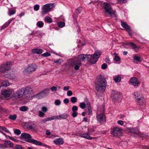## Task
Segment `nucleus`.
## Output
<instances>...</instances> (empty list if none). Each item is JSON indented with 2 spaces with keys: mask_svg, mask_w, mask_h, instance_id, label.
Here are the masks:
<instances>
[{
  "mask_svg": "<svg viewBox=\"0 0 149 149\" xmlns=\"http://www.w3.org/2000/svg\"><path fill=\"white\" fill-rule=\"evenodd\" d=\"M106 84L105 79L103 76L100 75L95 84L96 89L100 92H103L105 90Z\"/></svg>",
  "mask_w": 149,
  "mask_h": 149,
  "instance_id": "1",
  "label": "nucleus"
},
{
  "mask_svg": "<svg viewBox=\"0 0 149 149\" xmlns=\"http://www.w3.org/2000/svg\"><path fill=\"white\" fill-rule=\"evenodd\" d=\"M22 139H24L26 142L32 143L36 145H40L42 144L41 142L33 139L31 135L27 133H23L21 134Z\"/></svg>",
  "mask_w": 149,
  "mask_h": 149,
  "instance_id": "2",
  "label": "nucleus"
},
{
  "mask_svg": "<svg viewBox=\"0 0 149 149\" xmlns=\"http://www.w3.org/2000/svg\"><path fill=\"white\" fill-rule=\"evenodd\" d=\"M134 97L137 103L139 105L145 104V99L143 95L139 92H135L133 93Z\"/></svg>",
  "mask_w": 149,
  "mask_h": 149,
  "instance_id": "3",
  "label": "nucleus"
},
{
  "mask_svg": "<svg viewBox=\"0 0 149 149\" xmlns=\"http://www.w3.org/2000/svg\"><path fill=\"white\" fill-rule=\"evenodd\" d=\"M101 54L100 51H96L93 55L88 54L87 61H89L92 63H95L98 60Z\"/></svg>",
  "mask_w": 149,
  "mask_h": 149,
  "instance_id": "4",
  "label": "nucleus"
},
{
  "mask_svg": "<svg viewBox=\"0 0 149 149\" xmlns=\"http://www.w3.org/2000/svg\"><path fill=\"white\" fill-rule=\"evenodd\" d=\"M38 65L36 64L32 63L25 67L23 73L25 74H31L36 70L37 69Z\"/></svg>",
  "mask_w": 149,
  "mask_h": 149,
  "instance_id": "5",
  "label": "nucleus"
},
{
  "mask_svg": "<svg viewBox=\"0 0 149 149\" xmlns=\"http://www.w3.org/2000/svg\"><path fill=\"white\" fill-rule=\"evenodd\" d=\"M104 13L110 15L112 17H116L115 12L112 10L110 4L108 3H105L104 5Z\"/></svg>",
  "mask_w": 149,
  "mask_h": 149,
  "instance_id": "6",
  "label": "nucleus"
},
{
  "mask_svg": "<svg viewBox=\"0 0 149 149\" xmlns=\"http://www.w3.org/2000/svg\"><path fill=\"white\" fill-rule=\"evenodd\" d=\"M49 93L48 90L47 89H44L41 91L40 92L36 95L32 96L33 98L40 99L45 97Z\"/></svg>",
  "mask_w": 149,
  "mask_h": 149,
  "instance_id": "7",
  "label": "nucleus"
},
{
  "mask_svg": "<svg viewBox=\"0 0 149 149\" xmlns=\"http://www.w3.org/2000/svg\"><path fill=\"white\" fill-rule=\"evenodd\" d=\"M54 6L53 3L47 4L44 5L42 9V14H45L50 11Z\"/></svg>",
  "mask_w": 149,
  "mask_h": 149,
  "instance_id": "8",
  "label": "nucleus"
},
{
  "mask_svg": "<svg viewBox=\"0 0 149 149\" xmlns=\"http://www.w3.org/2000/svg\"><path fill=\"white\" fill-rule=\"evenodd\" d=\"M122 129L118 127H115L113 128L111 131V134L114 137H118L121 133Z\"/></svg>",
  "mask_w": 149,
  "mask_h": 149,
  "instance_id": "9",
  "label": "nucleus"
},
{
  "mask_svg": "<svg viewBox=\"0 0 149 149\" xmlns=\"http://www.w3.org/2000/svg\"><path fill=\"white\" fill-rule=\"evenodd\" d=\"M11 66L12 63L10 62H7L6 63L0 66V72H4L9 70Z\"/></svg>",
  "mask_w": 149,
  "mask_h": 149,
  "instance_id": "10",
  "label": "nucleus"
},
{
  "mask_svg": "<svg viewBox=\"0 0 149 149\" xmlns=\"http://www.w3.org/2000/svg\"><path fill=\"white\" fill-rule=\"evenodd\" d=\"M23 95V92L21 89L14 92L12 94V96L13 99L16 100L21 98Z\"/></svg>",
  "mask_w": 149,
  "mask_h": 149,
  "instance_id": "11",
  "label": "nucleus"
},
{
  "mask_svg": "<svg viewBox=\"0 0 149 149\" xmlns=\"http://www.w3.org/2000/svg\"><path fill=\"white\" fill-rule=\"evenodd\" d=\"M120 94L118 92L114 90H112L111 94V97L113 100L115 101L120 97Z\"/></svg>",
  "mask_w": 149,
  "mask_h": 149,
  "instance_id": "12",
  "label": "nucleus"
},
{
  "mask_svg": "<svg viewBox=\"0 0 149 149\" xmlns=\"http://www.w3.org/2000/svg\"><path fill=\"white\" fill-rule=\"evenodd\" d=\"M47 108L43 106L41 108V110H40L38 111V116L40 117H43L45 115V113L48 111Z\"/></svg>",
  "mask_w": 149,
  "mask_h": 149,
  "instance_id": "13",
  "label": "nucleus"
},
{
  "mask_svg": "<svg viewBox=\"0 0 149 149\" xmlns=\"http://www.w3.org/2000/svg\"><path fill=\"white\" fill-rule=\"evenodd\" d=\"M97 121L100 123H103L105 120V116L102 113H100L96 116Z\"/></svg>",
  "mask_w": 149,
  "mask_h": 149,
  "instance_id": "14",
  "label": "nucleus"
},
{
  "mask_svg": "<svg viewBox=\"0 0 149 149\" xmlns=\"http://www.w3.org/2000/svg\"><path fill=\"white\" fill-rule=\"evenodd\" d=\"M23 93V95H25L26 94L31 93L32 91V88L29 86H27L25 88H21Z\"/></svg>",
  "mask_w": 149,
  "mask_h": 149,
  "instance_id": "15",
  "label": "nucleus"
},
{
  "mask_svg": "<svg viewBox=\"0 0 149 149\" xmlns=\"http://www.w3.org/2000/svg\"><path fill=\"white\" fill-rule=\"evenodd\" d=\"M4 144L5 145L3 144H0V149H5L8 148V146L7 145H8L10 147L13 146V143L10 141H6L4 142Z\"/></svg>",
  "mask_w": 149,
  "mask_h": 149,
  "instance_id": "16",
  "label": "nucleus"
},
{
  "mask_svg": "<svg viewBox=\"0 0 149 149\" xmlns=\"http://www.w3.org/2000/svg\"><path fill=\"white\" fill-rule=\"evenodd\" d=\"M12 90L10 89H4L3 90L2 94L6 98H7L9 97L12 93Z\"/></svg>",
  "mask_w": 149,
  "mask_h": 149,
  "instance_id": "17",
  "label": "nucleus"
},
{
  "mask_svg": "<svg viewBox=\"0 0 149 149\" xmlns=\"http://www.w3.org/2000/svg\"><path fill=\"white\" fill-rule=\"evenodd\" d=\"M79 135L81 137L88 140H92L93 139L92 137L90 136V135L88 134V132L87 133H80Z\"/></svg>",
  "mask_w": 149,
  "mask_h": 149,
  "instance_id": "18",
  "label": "nucleus"
},
{
  "mask_svg": "<svg viewBox=\"0 0 149 149\" xmlns=\"http://www.w3.org/2000/svg\"><path fill=\"white\" fill-rule=\"evenodd\" d=\"M54 143L56 145H60L63 144L64 143V140L63 138L56 139L53 140Z\"/></svg>",
  "mask_w": 149,
  "mask_h": 149,
  "instance_id": "19",
  "label": "nucleus"
},
{
  "mask_svg": "<svg viewBox=\"0 0 149 149\" xmlns=\"http://www.w3.org/2000/svg\"><path fill=\"white\" fill-rule=\"evenodd\" d=\"M130 81L132 85L134 86H137L139 84V81L136 77L132 78Z\"/></svg>",
  "mask_w": 149,
  "mask_h": 149,
  "instance_id": "20",
  "label": "nucleus"
},
{
  "mask_svg": "<svg viewBox=\"0 0 149 149\" xmlns=\"http://www.w3.org/2000/svg\"><path fill=\"white\" fill-rule=\"evenodd\" d=\"M88 54H82L79 55L78 59L81 61H84L85 60H88Z\"/></svg>",
  "mask_w": 149,
  "mask_h": 149,
  "instance_id": "21",
  "label": "nucleus"
},
{
  "mask_svg": "<svg viewBox=\"0 0 149 149\" xmlns=\"http://www.w3.org/2000/svg\"><path fill=\"white\" fill-rule=\"evenodd\" d=\"M126 45L130 46L132 49L135 51H137L139 49V47L134 42H130Z\"/></svg>",
  "mask_w": 149,
  "mask_h": 149,
  "instance_id": "22",
  "label": "nucleus"
},
{
  "mask_svg": "<svg viewBox=\"0 0 149 149\" xmlns=\"http://www.w3.org/2000/svg\"><path fill=\"white\" fill-rule=\"evenodd\" d=\"M27 128L30 130H37V126L34 124L29 123L28 124Z\"/></svg>",
  "mask_w": 149,
  "mask_h": 149,
  "instance_id": "23",
  "label": "nucleus"
},
{
  "mask_svg": "<svg viewBox=\"0 0 149 149\" xmlns=\"http://www.w3.org/2000/svg\"><path fill=\"white\" fill-rule=\"evenodd\" d=\"M81 64V62L79 61H74L73 63V65H74V69L75 70H78Z\"/></svg>",
  "mask_w": 149,
  "mask_h": 149,
  "instance_id": "24",
  "label": "nucleus"
},
{
  "mask_svg": "<svg viewBox=\"0 0 149 149\" xmlns=\"http://www.w3.org/2000/svg\"><path fill=\"white\" fill-rule=\"evenodd\" d=\"M68 116V114L66 113H63L60 114L59 116H56V119L57 120H62L66 119Z\"/></svg>",
  "mask_w": 149,
  "mask_h": 149,
  "instance_id": "25",
  "label": "nucleus"
},
{
  "mask_svg": "<svg viewBox=\"0 0 149 149\" xmlns=\"http://www.w3.org/2000/svg\"><path fill=\"white\" fill-rule=\"evenodd\" d=\"M12 19H10L7 22H6L1 27V29L3 30L7 27L10 24L13 20Z\"/></svg>",
  "mask_w": 149,
  "mask_h": 149,
  "instance_id": "26",
  "label": "nucleus"
},
{
  "mask_svg": "<svg viewBox=\"0 0 149 149\" xmlns=\"http://www.w3.org/2000/svg\"><path fill=\"white\" fill-rule=\"evenodd\" d=\"M32 52L34 53L40 54L42 53V50L40 49H32Z\"/></svg>",
  "mask_w": 149,
  "mask_h": 149,
  "instance_id": "27",
  "label": "nucleus"
},
{
  "mask_svg": "<svg viewBox=\"0 0 149 149\" xmlns=\"http://www.w3.org/2000/svg\"><path fill=\"white\" fill-rule=\"evenodd\" d=\"M121 25L123 28L127 30L130 29L131 28V27L129 26L125 22L121 21Z\"/></svg>",
  "mask_w": 149,
  "mask_h": 149,
  "instance_id": "28",
  "label": "nucleus"
},
{
  "mask_svg": "<svg viewBox=\"0 0 149 149\" xmlns=\"http://www.w3.org/2000/svg\"><path fill=\"white\" fill-rule=\"evenodd\" d=\"M5 77L12 79H13L15 77V75L13 74L9 73L5 74L4 75Z\"/></svg>",
  "mask_w": 149,
  "mask_h": 149,
  "instance_id": "29",
  "label": "nucleus"
},
{
  "mask_svg": "<svg viewBox=\"0 0 149 149\" xmlns=\"http://www.w3.org/2000/svg\"><path fill=\"white\" fill-rule=\"evenodd\" d=\"M113 55L114 56V57L113 58V60L114 61L116 62H118L120 61H121L120 58L117 56V54L116 53H114Z\"/></svg>",
  "mask_w": 149,
  "mask_h": 149,
  "instance_id": "30",
  "label": "nucleus"
},
{
  "mask_svg": "<svg viewBox=\"0 0 149 149\" xmlns=\"http://www.w3.org/2000/svg\"><path fill=\"white\" fill-rule=\"evenodd\" d=\"M44 20L46 22L51 23L52 22V19L48 16H46L44 18Z\"/></svg>",
  "mask_w": 149,
  "mask_h": 149,
  "instance_id": "31",
  "label": "nucleus"
},
{
  "mask_svg": "<svg viewBox=\"0 0 149 149\" xmlns=\"http://www.w3.org/2000/svg\"><path fill=\"white\" fill-rule=\"evenodd\" d=\"M29 109V108L26 106H22L19 109V110L25 112L28 111Z\"/></svg>",
  "mask_w": 149,
  "mask_h": 149,
  "instance_id": "32",
  "label": "nucleus"
},
{
  "mask_svg": "<svg viewBox=\"0 0 149 149\" xmlns=\"http://www.w3.org/2000/svg\"><path fill=\"white\" fill-rule=\"evenodd\" d=\"M10 85V83L7 80L3 81L1 84V85L2 86H7Z\"/></svg>",
  "mask_w": 149,
  "mask_h": 149,
  "instance_id": "33",
  "label": "nucleus"
},
{
  "mask_svg": "<svg viewBox=\"0 0 149 149\" xmlns=\"http://www.w3.org/2000/svg\"><path fill=\"white\" fill-rule=\"evenodd\" d=\"M43 22L41 21H39L37 22L36 25L39 28H42L44 26Z\"/></svg>",
  "mask_w": 149,
  "mask_h": 149,
  "instance_id": "34",
  "label": "nucleus"
},
{
  "mask_svg": "<svg viewBox=\"0 0 149 149\" xmlns=\"http://www.w3.org/2000/svg\"><path fill=\"white\" fill-rule=\"evenodd\" d=\"M134 58L135 60L139 62L141 61L142 60V58L141 57L136 55L134 56Z\"/></svg>",
  "mask_w": 149,
  "mask_h": 149,
  "instance_id": "35",
  "label": "nucleus"
},
{
  "mask_svg": "<svg viewBox=\"0 0 149 149\" xmlns=\"http://www.w3.org/2000/svg\"><path fill=\"white\" fill-rule=\"evenodd\" d=\"M17 117V116L16 114L10 115L9 116V118L12 120H16Z\"/></svg>",
  "mask_w": 149,
  "mask_h": 149,
  "instance_id": "36",
  "label": "nucleus"
},
{
  "mask_svg": "<svg viewBox=\"0 0 149 149\" xmlns=\"http://www.w3.org/2000/svg\"><path fill=\"white\" fill-rule=\"evenodd\" d=\"M84 102L86 104L87 107L91 106L90 103L89 102L88 99L87 97H85L84 98Z\"/></svg>",
  "mask_w": 149,
  "mask_h": 149,
  "instance_id": "37",
  "label": "nucleus"
},
{
  "mask_svg": "<svg viewBox=\"0 0 149 149\" xmlns=\"http://www.w3.org/2000/svg\"><path fill=\"white\" fill-rule=\"evenodd\" d=\"M121 79L119 75H117L114 78V80L116 82H119Z\"/></svg>",
  "mask_w": 149,
  "mask_h": 149,
  "instance_id": "38",
  "label": "nucleus"
},
{
  "mask_svg": "<svg viewBox=\"0 0 149 149\" xmlns=\"http://www.w3.org/2000/svg\"><path fill=\"white\" fill-rule=\"evenodd\" d=\"M0 129L3 130V131H5L6 132H7L8 133H10V132L7 129V128H6V127H4L0 126Z\"/></svg>",
  "mask_w": 149,
  "mask_h": 149,
  "instance_id": "39",
  "label": "nucleus"
},
{
  "mask_svg": "<svg viewBox=\"0 0 149 149\" xmlns=\"http://www.w3.org/2000/svg\"><path fill=\"white\" fill-rule=\"evenodd\" d=\"M56 116H52L51 117L47 118V121H51L54 120L56 119Z\"/></svg>",
  "mask_w": 149,
  "mask_h": 149,
  "instance_id": "40",
  "label": "nucleus"
},
{
  "mask_svg": "<svg viewBox=\"0 0 149 149\" xmlns=\"http://www.w3.org/2000/svg\"><path fill=\"white\" fill-rule=\"evenodd\" d=\"M71 102L72 103H75L77 101V98L75 97H72L70 98Z\"/></svg>",
  "mask_w": 149,
  "mask_h": 149,
  "instance_id": "41",
  "label": "nucleus"
},
{
  "mask_svg": "<svg viewBox=\"0 0 149 149\" xmlns=\"http://www.w3.org/2000/svg\"><path fill=\"white\" fill-rule=\"evenodd\" d=\"M57 24L59 27L62 28L65 26V23L63 22H60L58 23Z\"/></svg>",
  "mask_w": 149,
  "mask_h": 149,
  "instance_id": "42",
  "label": "nucleus"
},
{
  "mask_svg": "<svg viewBox=\"0 0 149 149\" xmlns=\"http://www.w3.org/2000/svg\"><path fill=\"white\" fill-rule=\"evenodd\" d=\"M79 107H80L82 109H84L85 108L86 106V104L84 102H82L80 103L79 104Z\"/></svg>",
  "mask_w": 149,
  "mask_h": 149,
  "instance_id": "43",
  "label": "nucleus"
},
{
  "mask_svg": "<svg viewBox=\"0 0 149 149\" xmlns=\"http://www.w3.org/2000/svg\"><path fill=\"white\" fill-rule=\"evenodd\" d=\"M15 13V11L14 10L9 9V12H8V15L10 16H11L14 14Z\"/></svg>",
  "mask_w": 149,
  "mask_h": 149,
  "instance_id": "44",
  "label": "nucleus"
},
{
  "mask_svg": "<svg viewBox=\"0 0 149 149\" xmlns=\"http://www.w3.org/2000/svg\"><path fill=\"white\" fill-rule=\"evenodd\" d=\"M61 103V100L58 99L56 100L54 102V104L56 106H59L60 105Z\"/></svg>",
  "mask_w": 149,
  "mask_h": 149,
  "instance_id": "45",
  "label": "nucleus"
},
{
  "mask_svg": "<svg viewBox=\"0 0 149 149\" xmlns=\"http://www.w3.org/2000/svg\"><path fill=\"white\" fill-rule=\"evenodd\" d=\"M14 133L17 135H20L21 133L20 131L17 129H15L14 130Z\"/></svg>",
  "mask_w": 149,
  "mask_h": 149,
  "instance_id": "46",
  "label": "nucleus"
},
{
  "mask_svg": "<svg viewBox=\"0 0 149 149\" xmlns=\"http://www.w3.org/2000/svg\"><path fill=\"white\" fill-rule=\"evenodd\" d=\"M63 62V61L62 59H59L58 60L54 61V62L57 64L60 65Z\"/></svg>",
  "mask_w": 149,
  "mask_h": 149,
  "instance_id": "47",
  "label": "nucleus"
},
{
  "mask_svg": "<svg viewBox=\"0 0 149 149\" xmlns=\"http://www.w3.org/2000/svg\"><path fill=\"white\" fill-rule=\"evenodd\" d=\"M40 8V6L38 5H35L33 6L34 10L36 11L38 10Z\"/></svg>",
  "mask_w": 149,
  "mask_h": 149,
  "instance_id": "48",
  "label": "nucleus"
},
{
  "mask_svg": "<svg viewBox=\"0 0 149 149\" xmlns=\"http://www.w3.org/2000/svg\"><path fill=\"white\" fill-rule=\"evenodd\" d=\"M87 131L88 134H89L90 135H91L94 132V130L93 129L88 128Z\"/></svg>",
  "mask_w": 149,
  "mask_h": 149,
  "instance_id": "49",
  "label": "nucleus"
},
{
  "mask_svg": "<svg viewBox=\"0 0 149 149\" xmlns=\"http://www.w3.org/2000/svg\"><path fill=\"white\" fill-rule=\"evenodd\" d=\"M77 107L75 105L73 106L72 107V110L73 112H76L78 110Z\"/></svg>",
  "mask_w": 149,
  "mask_h": 149,
  "instance_id": "50",
  "label": "nucleus"
},
{
  "mask_svg": "<svg viewBox=\"0 0 149 149\" xmlns=\"http://www.w3.org/2000/svg\"><path fill=\"white\" fill-rule=\"evenodd\" d=\"M50 55L51 54L49 53L48 52H46L42 54V56L44 57H48L50 56Z\"/></svg>",
  "mask_w": 149,
  "mask_h": 149,
  "instance_id": "51",
  "label": "nucleus"
},
{
  "mask_svg": "<svg viewBox=\"0 0 149 149\" xmlns=\"http://www.w3.org/2000/svg\"><path fill=\"white\" fill-rule=\"evenodd\" d=\"M81 8L79 7L76 10L75 12L77 14L80 13L81 12Z\"/></svg>",
  "mask_w": 149,
  "mask_h": 149,
  "instance_id": "52",
  "label": "nucleus"
},
{
  "mask_svg": "<svg viewBox=\"0 0 149 149\" xmlns=\"http://www.w3.org/2000/svg\"><path fill=\"white\" fill-rule=\"evenodd\" d=\"M87 107L88 108V114L89 115H91L92 113V111L91 110V106H90Z\"/></svg>",
  "mask_w": 149,
  "mask_h": 149,
  "instance_id": "53",
  "label": "nucleus"
},
{
  "mask_svg": "<svg viewBox=\"0 0 149 149\" xmlns=\"http://www.w3.org/2000/svg\"><path fill=\"white\" fill-rule=\"evenodd\" d=\"M50 89L52 91H56L57 89V88L55 86H52L50 88Z\"/></svg>",
  "mask_w": 149,
  "mask_h": 149,
  "instance_id": "54",
  "label": "nucleus"
},
{
  "mask_svg": "<svg viewBox=\"0 0 149 149\" xmlns=\"http://www.w3.org/2000/svg\"><path fill=\"white\" fill-rule=\"evenodd\" d=\"M72 95V93L70 90H68L67 92V95L68 96H71Z\"/></svg>",
  "mask_w": 149,
  "mask_h": 149,
  "instance_id": "55",
  "label": "nucleus"
},
{
  "mask_svg": "<svg viewBox=\"0 0 149 149\" xmlns=\"http://www.w3.org/2000/svg\"><path fill=\"white\" fill-rule=\"evenodd\" d=\"M107 67V65L106 64V63H104L103 64L101 67V68L103 69H106Z\"/></svg>",
  "mask_w": 149,
  "mask_h": 149,
  "instance_id": "56",
  "label": "nucleus"
},
{
  "mask_svg": "<svg viewBox=\"0 0 149 149\" xmlns=\"http://www.w3.org/2000/svg\"><path fill=\"white\" fill-rule=\"evenodd\" d=\"M118 123L122 126L123 125L124 122L123 121L121 120H119L117 122Z\"/></svg>",
  "mask_w": 149,
  "mask_h": 149,
  "instance_id": "57",
  "label": "nucleus"
},
{
  "mask_svg": "<svg viewBox=\"0 0 149 149\" xmlns=\"http://www.w3.org/2000/svg\"><path fill=\"white\" fill-rule=\"evenodd\" d=\"M77 113L76 112H73L72 113V115L73 117H76L77 116Z\"/></svg>",
  "mask_w": 149,
  "mask_h": 149,
  "instance_id": "58",
  "label": "nucleus"
},
{
  "mask_svg": "<svg viewBox=\"0 0 149 149\" xmlns=\"http://www.w3.org/2000/svg\"><path fill=\"white\" fill-rule=\"evenodd\" d=\"M64 103L65 104H67L69 102V100L68 98L65 99L63 100Z\"/></svg>",
  "mask_w": 149,
  "mask_h": 149,
  "instance_id": "59",
  "label": "nucleus"
},
{
  "mask_svg": "<svg viewBox=\"0 0 149 149\" xmlns=\"http://www.w3.org/2000/svg\"><path fill=\"white\" fill-rule=\"evenodd\" d=\"M141 148L143 149H149V146H142Z\"/></svg>",
  "mask_w": 149,
  "mask_h": 149,
  "instance_id": "60",
  "label": "nucleus"
},
{
  "mask_svg": "<svg viewBox=\"0 0 149 149\" xmlns=\"http://www.w3.org/2000/svg\"><path fill=\"white\" fill-rule=\"evenodd\" d=\"M15 149H22V147L20 145H17L15 147Z\"/></svg>",
  "mask_w": 149,
  "mask_h": 149,
  "instance_id": "61",
  "label": "nucleus"
},
{
  "mask_svg": "<svg viewBox=\"0 0 149 149\" xmlns=\"http://www.w3.org/2000/svg\"><path fill=\"white\" fill-rule=\"evenodd\" d=\"M118 3H125L126 2V0H117Z\"/></svg>",
  "mask_w": 149,
  "mask_h": 149,
  "instance_id": "62",
  "label": "nucleus"
},
{
  "mask_svg": "<svg viewBox=\"0 0 149 149\" xmlns=\"http://www.w3.org/2000/svg\"><path fill=\"white\" fill-rule=\"evenodd\" d=\"M51 132L49 130H47L46 131V134L47 135H50Z\"/></svg>",
  "mask_w": 149,
  "mask_h": 149,
  "instance_id": "63",
  "label": "nucleus"
},
{
  "mask_svg": "<svg viewBox=\"0 0 149 149\" xmlns=\"http://www.w3.org/2000/svg\"><path fill=\"white\" fill-rule=\"evenodd\" d=\"M105 62L108 64H110V60L108 58H106L105 59Z\"/></svg>",
  "mask_w": 149,
  "mask_h": 149,
  "instance_id": "64",
  "label": "nucleus"
}]
</instances>
